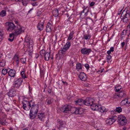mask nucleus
I'll list each match as a JSON object with an SVG mask.
<instances>
[{
	"label": "nucleus",
	"mask_w": 130,
	"mask_h": 130,
	"mask_svg": "<svg viewBox=\"0 0 130 130\" xmlns=\"http://www.w3.org/2000/svg\"><path fill=\"white\" fill-rule=\"evenodd\" d=\"M120 18L125 24L128 22L130 20V11L127 8H126L123 11Z\"/></svg>",
	"instance_id": "nucleus-1"
},
{
	"label": "nucleus",
	"mask_w": 130,
	"mask_h": 130,
	"mask_svg": "<svg viewBox=\"0 0 130 130\" xmlns=\"http://www.w3.org/2000/svg\"><path fill=\"white\" fill-rule=\"evenodd\" d=\"M91 108L93 110H97L103 113L107 111L106 110V109L105 107L102 106L101 105H98V104L93 103L91 105Z\"/></svg>",
	"instance_id": "nucleus-2"
},
{
	"label": "nucleus",
	"mask_w": 130,
	"mask_h": 130,
	"mask_svg": "<svg viewBox=\"0 0 130 130\" xmlns=\"http://www.w3.org/2000/svg\"><path fill=\"white\" fill-rule=\"evenodd\" d=\"M6 28L9 31H11L15 28L16 26L14 24L11 22H7L5 24Z\"/></svg>",
	"instance_id": "nucleus-3"
},
{
	"label": "nucleus",
	"mask_w": 130,
	"mask_h": 130,
	"mask_svg": "<svg viewBox=\"0 0 130 130\" xmlns=\"http://www.w3.org/2000/svg\"><path fill=\"white\" fill-rule=\"evenodd\" d=\"M70 111L71 113L75 114H81L83 112L81 109H79L74 107H70Z\"/></svg>",
	"instance_id": "nucleus-4"
},
{
	"label": "nucleus",
	"mask_w": 130,
	"mask_h": 130,
	"mask_svg": "<svg viewBox=\"0 0 130 130\" xmlns=\"http://www.w3.org/2000/svg\"><path fill=\"white\" fill-rule=\"evenodd\" d=\"M118 122L122 125H124L126 124L127 120L126 118L122 115H121L117 117Z\"/></svg>",
	"instance_id": "nucleus-5"
},
{
	"label": "nucleus",
	"mask_w": 130,
	"mask_h": 130,
	"mask_svg": "<svg viewBox=\"0 0 130 130\" xmlns=\"http://www.w3.org/2000/svg\"><path fill=\"white\" fill-rule=\"evenodd\" d=\"M24 45H26L29 48H31L33 46V41L29 37H26L25 39Z\"/></svg>",
	"instance_id": "nucleus-6"
},
{
	"label": "nucleus",
	"mask_w": 130,
	"mask_h": 130,
	"mask_svg": "<svg viewBox=\"0 0 130 130\" xmlns=\"http://www.w3.org/2000/svg\"><path fill=\"white\" fill-rule=\"evenodd\" d=\"M23 81V79L21 78H19L14 80L13 83V87L19 88L21 85Z\"/></svg>",
	"instance_id": "nucleus-7"
},
{
	"label": "nucleus",
	"mask_w": 130,
	"mask_h": 130,
	"mask_svg": "<svg viewBox=\"0 0 130 130\" xmlns=\"http://www.w3.org/2000/svg\"><path fill=\"white\" fill-rule=\"evenodd\" d=\"M94 101V100L92 98L88 97L84 100V104L85 105L90 106L93 103Z\"/></svg>",
	"instance_id": "nucleus-8"
},
{
	"label": "nucleus",
	"mask_w": 130,
	"mask_h": 130,
	"mask_svg": "<svg viewBox=\"0 0 130 130\" xmlns=\"http://www.w3.org/2000/svg\"><path fill=\"white\" fill-rule=\"evenodd\" d=\"M14 34L15 36H17L20 34L21 33L24 32V30L22 29V28L21 26L16 27L14 29Z\"/></svg>",
	"instance_id": "nucleus-9"
},
{
	"label": "nucleus",
	"mask_w": 130,
	"mask_h": 130,
	"mask_svg": "<svg viewBox=\"0 0 130 130\" xmlns=\"http://www.w3.org/2000/svg\"><path fill=\"white\" fill-rule=\"evenodd\" d=\"M22 106L24 109L27 110L30 109L29 101L26 100H24L22 101Z\"/></svg>",
	"instance_id": "nucleus-10"
},
{
	"label": "nucleus",
	"mask_w": 130,
	"mask_h": 130,
	"mask_svg": "<svg viewBox=\"0 0 130 130\" xmlns=\"http://www.w3.org/2000/svg\"><path fill=\"white\" fill-rule=\"evenodd\" d=\"M44 19H43L38 23L37 26V28L38 30L41 31L43 30L44 27Z\"/></svg>",
	"instance_id": "nucleus-11"
},
{
	"label": "nucleus",
	"mask_w": 130,
	"mask_h": 130,
	"mask_svg": "<svg viewBox=\"0 0 130 130\" xmlns=\"http://www.w3.org/2000/svg\"><path fill=\"white\" fill-rule=\"evenodd\" d=\"M80 51L82 54L88 55L92 51L90 48H85L81 49Z\"/></svg>",
	"instance_id": "nucleus-12"
},
{
	"label": "nucleus",
	"mask_w": 130,
	"mask_h": 130,
	"mask_svg": "<svg viewBox=\"0 0 130 130\" xmlns=\"http://www.w3.org/2000/svg\"><path fill=\"white\" fill-rule=\"evenodd\" d=\"M8 95L10 97H14L16 95V90L14 88L11 89L8 93Z\"/></svg>",
	"instance_id": "nucleus-13"
},
{
	"label": "nucleus",
	"mask_w": 130,
	"mask_h": 130,
	"mask_svg": "<svg viewBox=\"0 0 130 130\" xmlns=\"http://www.w3.org/2000/svg\"><path fill=\"white\" fill-rule=\"evenodd\" d=\"M70 106L64 105L62 106L60 109L61 111L64 113H69L70 112Z\"/></svg>",
	"instance_id": "nucleus-14"
},
{
	"label": "nucleus",
	"mask_w": 130,
	"mask_h": 130,
	"mask_svg": "<svg viewBox=\"0 0 130 130\" xmlns=\"http://www.w3.org/2000/svg\"><path fill=\"white\" fill-rule=\"evenodd\" d=\"M117 119V117L116 116L112 117L111 118L107 119V122L109 125L112 124Z\"/></svg>",
	"instance_id": "nucleus-15"
},
{
	"label": "nucleus",
	"mask_w": 130,
	"mask_h": 130,
	"mask_svg": "<svg viewBox=\"0 0 130 130\" xmlns=\"http://www.w3.org/2000/svg\"><path fill=\"white\" fill-rule=\"evenodd\" d=\"M30 109V111L32 112L33 113H37L39 109V105H35L34 106L31 107Z\"/></svg>",
	"instance_id": "nucleus-16"
},
{
	"label": "nucleus",
	"mask_w": 130,
	"mask_h": 130,
	"mask_svg": "<svg viewBox=\"0 0 130 130\" xmlns=\"http://www.w3.org/2000/svg\"><path fill=\"white\" fill-rule=\"evenodd\" d=\"M53 29L52 25L50 23L48 22L46 26V30L47 32H49L51 31Z\"/></svg>",
	"instance_id": "nucleus-17"
},
{
	"label": "nucleus",
	"mask_w": 130,
	"mask_h": 130,
	"mask_svg": "<svg viewBox=\"0 0 130 130\" xmlns=\"http://www.w3.org/2000/svg\"><path fill=\"white\" fill-rule=\"evenodd\" d=\"M79 77L82 81H85L87 79V76L84 72H81L79 75Z\"/></svg>",
	"instance_id": "nucleus-18"
},
{
	"label": "nucleus",
	"mask_w": 130,
	"mask_h": 130,
	"mask_svg": "<svg viewBox=\"0 0 130 130\" xmlns=\"http://www.w3.org/2000/svg\"><path fill=\"white\" fill-rule=\"evenodd\" d=\"M118 93L119 98H124L126 96V93L124 90H121Z\"/></svg>",
	"instance_id": "nucleus-19"
},
{
	"label": "nucleus",
	"mask_w": 130,
	"mask_h": 130,
	"mask_svg": "<svg viewBox=\"0 0 130 130\" xmlns=\"http://www.w3.org/2000/svg\"><path fill=\"white\" fill-rule=\"evenodd\" d=\"M38 118L41 121H43L44 120L45 116L44 113H39L37 115Z\"/></svg>",
	"instance_id": "nucleus-20"
},
{
	"label": "nucleus",
	"mask_w": 130,
	"mask_h": 130,
	"mask_svg": "<svg viewBox=\"0 0 130 130\" xmlns=\"http://www.w3.org/2000/svg\"><path fill=\"white\" fill-rule=\"evenodd\" d=\"M16 72L15 70L13 69H11L9 71L8 74L9 76L12 77H14L15 76Z\"/></svg>",
	"instance_id": "nucleus-21"
},
{
	"label": "nucleus",
	"mask_w": 130,
	"mask_h": 130,
	"mask_svg": "<svg viewBox=\"0 0 130 130\" xmlns=\"http://www.w3.org/2000/svg\"><path fill=\"white\" fill-rule=\"evenodd\" d=\"M75 104L77 105H80L82 103H84V100L81 99H77L74 101Z\"/></svg>",
	"instance_id": "nucleus-22"
},
{
	"label": "nucleus",
	"mask_w": 130,
	"mask_h": 130,
	"mask_svg": "<svg viewBox=\"0 0 130 130\" xmlns=\"http://www.w3.org/2000/svg\"><path fill=\"white\" fill-rule=\"evenodd\" d=\"M67 51V50L63 47L61 48V50L59 51L60 55L64 56L66 54Z\"/></svg>",
	"instance_id": "nucleus-23"
},
{
	"label": "nucleus",
	"mask_w": 130,
	"mask_h": 130,
	"mask_svg": "<svg viewBox=\"0 0 130 130\" xmlns=\"http://www.w3.org/2000/svg\"><path fill=\"white\" fill-rule=\"evenodd\" d=\"M71 45L70 42L68 41L63 47L67 50L71 46Z\"/></svg>",
	"instance_id": "nucleus-24"
},
{
	"label": "nucleus",
	"mask_w": 130,
	"mask_h": 130,
	"mask_svg": "<svg viewBox=\"0 0 130 130\" xmlns=\"http://www.w3.org/2000/svg\"><path fill=\"white\" fill-rule=\"evenodd\" d=\"M53 15L55 17H57L58 15V11L57 9H55L53 11Z\"/></svg>",
	"instance_id": "nucleus-25"
},
{
	"label": "nucleus",
	"mask_w": 130,
	"mask_h": 130,
	"mask_svg": "<svg viewBox=\"0 0 130 130\" xmlns=\"http://www.w3.org/2000/svg\"><path fill=\"white\" fill-rule=\"evenodd\" d=\"M86 22L87 25L92 24L93 23L92 20L89 17L86 18Z\"/></svg>",
	"instance_id": "nucleus-26"
},
{
	"label": "nucleus",
	"mask_w": 130,
	"mask_h": 130,
	"mask_svg": "<svg viewBox=\"0 0 130 130\" xmlns=\"http://www.w3.org/2000/svg\"><path fill=\"white\" fill-rule=\"evenodd\" d=\"M76 69L78 71L79 70L82 69V66L81 63L79 62H77L76 65Z\"/></svg>",
	"instance_id": "nucleus-27"
},
{
	"label": "nucleus",
	"mask_w": 130,
	"mask_h": 130,
	"mask_svg": "<svg viewBox=\"0 0 130 130\" xmlns=\"http://www.w3.org/2000/svg\"><path fill=\"white\" fill-rule=\"evenodd\" d=\"M50 53L48 52L46 53L45 55L44 56L45 60L46 61H48L50 58Z\"/></svg>",
	"instance_id": "nucleus-28"
},
{
	"label": "nucleus",
	"mask_w": 130,
	"mask_h": 130,
	"mask_svg": "<svg viewBox=\"0 0 130 130\" xmlns=\"http://www.w3.org/2000/svg\"><path fill=\"white\" fill-rule=\"evenodd\" d=\"M122 89V86L120 85H118L116 86L114 90H115L116 92H118L122 90H121Z\"/></svg>",
	"instance_id": "nucleus-29"
},
{
	"label": "nucleus",
	"mask_w": 130,
	"mask_h": 130,
	"mask_svg": "<svg viewBox=\"0 0 130 130\" xmlns=\"http://www.w3.org/2000/svg\"><path fill=\"white\" fill-rule=\"evenodd\" d=\"M74 34L73 31L70 32L69 34V36L67 39V41L70 40L73 38Z\"/></svg>",
	"instance_id": "nucleus-30"
},
{
	"label": "nucleus",
	"mask_w": 130,
	"mask_h": 130,
	"mask_svg": "<svg viewBox=\"0 0 130 130\" xmlns=\"http://www.w3.org/2000/svg\"><path fill=\"white\" fill-rule=\"evenodd\" d=\"M37 114V113H33V112H31L30 111L29 114L30 118L31 119H34L36 117Z\"/></svg>",
	"instance_id": "nucleus-31"
},
{
	"label": "nucleus",
	"mask_w": 130,
	"mask_h": 130,
	"mask_svg": "<svg viewBox=\"0 0 130 130\" xmlns=\"http://www.w3.org/2000/svg\"><path fill=\"white\" fill-rule=\"evenodd\" d=\"M91 38V36L89 35H84L83 38V39L89 40Z\"/></svg>",
	"instance_id": "nucleus-32"
},
{
	"label": "nucleus",
	"mask_w": 130,
	"mask_h": 130,
	"mask_svg": "<svg viewBox=\"0 0 130 130\" xmlns=\"http://www.w3.org/2000/svg\"><path fill=\"white\" fill-rule=\"evenodd\" d=\"M86 10V12L85 14H86L88 13V12L90 10L89 8L87 6L85 8H84L83 10L81 11V15L82 14V13H84V11Z\"/></svg>",
	"instance_id": "nucleus-33"
},
{
	"label": "nucleus",
	"mask_w": 130,
	"mask_h": 130,
	"mask_svg": "<svg viewBox=\"0 0 130 130\" xmlns=\"http://www.w3.org/2000/svg\"><path fill=\"white\" fill-rule=\"evenodd\" d=\"M29 104H30V108L34 106L35 105H37V104H35V102L33 100H32L30 101H29Z\"/></svg>",
	"instance_id": "nucleus-34"
},
{
	"label": "nucleus",
	"mask_w": 130,
	"mask_h": 130,
	"mask_svg": "<svg viewBox=\"0 0 130 130\" xmlns=\"http://www.w3.org/2000/svg\"><path fill=\"white\" fill-rule=\"evenodd\" d=\"M6 11L4 10H2L0 12V15L2 17L6 16Z\"/></svg>",
	"instance_id": "nucleus-35"
},
{
	"label": "nucleus",
	"mask_w": 130,
	"mask_h": 130,
	"mask_svg": "<svg viewBox=\"0 0 130 130\" xmlns=\"http://www.w3.org/2000/svg\"><path fill=\"white\" fill-rule=\"evenodd\" d=\"M6 61L4 59H2L0 62V66L1 67H4L5 65Z\"/></svg>",
	"instance_id": "nucleus-36"
},
{
	"label": "nucleus",
	"mask_w": 130,
	"mask_h": 130,
	"mask_svg": "<svg viewBox=\"0 0 130 130\" xmlns=\"http://www.w3.org/2000/svg\"><path fill=\"white\" fill-rule=\"evenodd\" d=\"M52 100V99H47L45 101V103H46L47 105L51 104L53 102Z\"/></svg>",
	"instance_id": "nucleus-37"
},
{
	"label": "nucleus",
	"mask_w": 130,
	"mask_h": 130,
	"mask_svg": "<svg viewBox=\"0 0 130 130\" xmlns=\"http://www.w3.org/2000/svg\"><path fill=\"white\" fill-rule=\"evenodd\" d=\"M30 0H22V3L23 5L26 6Z\"/></svg>",
	"instance_id": "nucleus-38"
},
{
	"label": "nucleus",
	"mask_w": 130,
	"mask_h": 130,
	"mask_svg": "<svg viewBox=\"0 0 130 130\" xmlns=\"http://www.w3.org/2000/svg\"><path fill=\"white\" fill-rule=\"evenodd\" d=\"M40 54L42 56H43L46 53L44 49L41 50L40 51Z\"/></svg>",
	"instance_id": "nucleus-39"
},
{
	"label": "nucleus",
	"mask_w": 130,
	"mask_h": 130,
	"mask_svg": "<svg viewBox=\"0 0 130 130\" xmlns=\"http://www.w3.org/2000/svg\"><path fill=\"white\" fill-rule=\"evenodd\" d=\"M116 112L120 113L122 111V108L121 107H117L115 109Z\"/></svg>",
	"instance_id": "nucleus-40"
},
{
	"label": "nucleus",
	"mask_w": 130,
	"mask_h": 130,
	"mask_svg": "<svg viewBox=\"0 0 130 130\" xmlns=\"http://www.w3.org/2000/svg\"><path fill=\"white\" fill-rule=\"evenodd\" d=\"M21 74L22 77L24 79H25V78H26V76H25V74L24 73V71H22L21 72Z\"/></svg>",
	"instance_id": "nucleus-41"
},
{
	"label": "nucleus",
	"mask_w": 130,
	"mask_h": 130,
	"mask_svg": "<svg viewBox=\"0 0 130 130\" xmlns=\"http://www.w3.org/2000/svg\"><path fill=\"white\" fill-rule=\"evenodd\" d=\"M13 59L14 60V61H15L17 60H19V58L18 56L16 54H15L14 56Z\"/></svg>",
	"instance_id": "nucleus-42"
},
{
	"label": "nucleus",
	"mask_w": 130,
	"mask_h": 130,
	"mask_svg": "<svg viewBox=\"0 0 130 130\" xmlns=\"http://www.w3.org/2000/svg\"><path fill=\"white\" fill-rule=\"evenodd\" d=\"M7 72V71L6 69H3L2 71V73L4 75H5Z\"/></svg>",
	"instance_id": "nucleus-43"
},
{
	"label": "nucleus",
	"mask_w": 130,
	"mask_h": 130,
	"mask_svg": "<svg viewBox=\"0 0 130 130\" xmlns=\"http://www.w3.org/2000/svg\"><path fill=\"white\" fill-rule=\"evenodd\" d=\"M127 30H124L123 31L122 33V35L121 36H123L122 37H122L124 36L126 34L127 32Z\"/></svg>",
	"instance_id": "nucleus-44"
},
{
	"label": "nucleus",
	"mask_w": 130,
	"mask_h": 130,
	"mask_svg": "<svg viewBox=\"0 0 130 130\" xmlns=\"http://www.w3.org/2000/svg\"><path fill=\"white\" fill-rule=\"evenodd\" d=\"M14 22L16 24H17L19 26L18 27H20V26H20V23L18 20L17 19H15L14 20Z\"/></svg>",
	"instance_id": "nucleus-45"
},
{
	"label": "nucleus",
	"mask_w": 130,
	"mask_h": 130,
	"mask_svg": "<svg viewBox=\"0 0 130 130\" xmlns=\"http://www.w3.org/2000/svg\"><path fill=\"white\" fill-rule=\"evenodd\" d=\"M21 62L23 64H25L26 63V58H22L21 59Z\"/></svg>",
	"instance_id": "nucleus-46"
},
{
	"label": "nucleus",
	"mask_w": 130,
	"mask_h": 130,
	"mask_svg": "<svg viewBox=\"0 0 130 130\" xmlns=\"http://www.w3.org/2000/svg\"><path fill=\"white\" fill-rule=\"evenodd\" d=\"M128 99H127L126 98L125 100H123L121 101V103H123V102H125V103H126V104H130V102L128 101Z\"/></svg>",
	"instance_id": "nucleus-47"
},
{
	"label": "nucleus",
	"mask_w": 130,
	"mask_h": 130,
	"mask_svg": "<svg viewBox=\"0 0 130 130\" xmlns=\"http://www.w3.org/2000/svg\"><path fill=\"white\" fill-rule=\"evenodd\" d=\"M112 97H113L114 99H117L118 98H119V96H118V93L117 94L116 93L113 94L112 95Z\"/></svg>",
	"instance_id": "nucleus-48"
},
{
	"label": "nucleus",
	"mask_w": 130,
	"mask_h": 130,
	"mask_svg": "<svg viewBox=\"0 0 130 130\" xmlns=\"http://www.w3.org/2000/svg\"><path fill=\"white\" fill-rule=\"evenodd\" d=\"M123 130H130V126H124L123 128Z\"/></svg>",
	"instance_id": "nucleus-49"
},
{
	"label": "nucleus",
	"mask_w": 130,
	"mask_h": 130,
	"mask_svg": "<svg viewBox=\"0 0 130 130\" xmlns=\"http://www.w3.org/2000/svg\"><path fill=\"white\" fill-rule=\"evenodd\" d=\"M58 123L59 124L60 127L62 126L63 124V121H62L60 120L58 122Z\"/></svg>",
	"instance_id": "nucleus-50"
},
{
	"label": "nucleus",
	"mask_w": 130,
	"mask_h": 130,
	"mask_svg": "<svg viewBox=\"0 0 130 130\" xmlns=\"http://www.w3.org/2000/svg\"><path fill=\"white\" fill-rule=\"evenodd\" d=\"M123 8L122 7L118 9V11L117 14L119 15L121 14V12Z\"/></svg>",
	"instance_id": "nucleus-51"
},
{
	"label": "nucleus",
	"mask_w": 130,
	"mask_h": 130,
	"mask_svg": "<svg viewBox=\"0 0 130 130\" xmlns=\"http://www.w3.org/2000/svg\"><path fill=\"white\" fill-rule=\"evenodd\" d=\"M111 56L110 54L108 55L107 56V60H109L111 58Z\"/></svg>",
	"instance_id": "nucleus-52"
},
{
	"label": "nucleus",
	"mask_w": 130,
	"mask_h": 130,
	"mask_svg": "<svg viewBox=\"0 0 130 130\" xmlns=\"http://www.w3.org/2000/svg\"><path fill=\"white\" fill-rule=\"evenodd\" d=\"M85 66L87 70H89V67L88 64L87 63L85 64Z\"/></svg>",
	"instance_id": "nucleus-53"
},
{
	"label": "nucleus",
	"mask_w": 130,
	"mask_h": 130,
	"mask_svg": "<svg viewBox=\"0 0 130 130\" xmlns=\"http://www.w3.org/2000/svg\"><path fill=\"white\" fill-rule=\"evenodd\" d=\"M41 13V12L40 10H38L37 12V16H39L40 15Z\"/></svg>",
	"instance_id": "nucleus-54"
},
{
	"label": "nucleus",
	"mask_w": 130,
	"mask_h": 130,
	"mask_svg": "<svg viewBox=\"0 0 130 130\" xmlns=\"http://www.w3.org/2000/svg\"><path fill=\"white\" fill-rule=\"evenodd\" d=\"M7 123V122L6 121V120H5V122H4L3 121H2L1 123V124L3 125H6V124Z\"/></svg>",
	"instance_id": "nucleus-55"
},
{
	"label": "nucleus",
	"mask_w": 130,
	"mask_h": 130,
	"mask_svg": "<svg viewBox=\"0 0 130 130\" xmlns=\"http://www.w3.org/2000/svg\"><path fill=\"white\" fill-rule=\"evenodd\" d=\"M125 44V43L124 42H123L121 43V46L122 48H123Z\"/></svg>",
	"instance_id": "nucleus-56"
},
{
	"label": "nucleus",
	"mask_w": 130,
	"mask_h": 130,
	"mask_svg": "<svg viewBox=\"0 0 130 130\" xmlns=\"http://www.w3.org/2000/svg\"><path fill=\"white\" fill-rule=\"evenodd\" d=\"M114 48L113 47H111L110 48L109 50L111 52H113L114 51Z\"/></svg>",
	"instance_id": "nucleus-57"
},
{
	"label": "nucleus",
	"mask_w": 130,
	"mask_h": 130,
	"mask_svg": "<svg viewBox=\"0 0 130 130\" xmlns=\"http://www.w3.org/2000/svg\"><path fill=\"white\" fill-rule=\"evenodd\" d=\"M94 2H91V3H90V6H93V5H94Z\"/></svg>",
	"instance_id": "nucleus-58"
},
{
	"label": "nucleus",
	"mask_w": 130,
	"mask_h": 130,
	"mask_svg": "<svg viewBox=\"0 0 130 130\" xmlns=\"http://www.w3.org/2000/svg\"><path fill=\"white\" fill-rule=\"evenodd\" d=\"M107 29V28L105 26H104L103 28V29H102V30H104L103 31V32L104 31L105 32L106 31Z\"/></svg>",
	"instance_id": "nucleus-59"
},
{
	"label": "nucleus",
	"mask_w": 130,
	"mask_h": 130,
	"mask_svg": "<svg viewBox=\"0 0 130 130\" xmlns=\"http://www.w3.org/2000/svg\"><path fill=\"white\" fill-rule=\"evenodd\" d=\"M62 82L63 83V84L64 85H67L68 84L67 83V82L66 81H62Z\"/></svg>",
	"instance_id": "nucleus-60"
},
{
	"label": "nucleus",
	"mask_w": 130,
	"mask_h": 130,
	"mask_svg": "<svg viewBox=\"0 0 130 130\" xmlns=\"http://www.w3.org/2000/svg\"><path fill=\"white\" fill-rule=\"evenodd\" d=\"M116 112L115 109L113 110H112L111 111V114H114Z\"/></svg>",
	"instance_id": "nucleus-61"
},
{
	"label": "nucleus",
	"mask_w": 130,
	"mask_h": 130,
	"mask_svg": "<svg viewBox=\"0 0 130 130\" xmlns=\"http://www.w3.org/2000/svg\"><path fill=\"white\" fill-rule=\"evenodd\" d=\"M13 36H15V35H14V32L10 34L9 35V37L10 38H11Z\"/></svg>",
	"instance_id": "nucleus-62"
},
{
	"label": "nucleus",
	"mask_w": 130,
	"mask_h": 130,
	"mask_svg": "<svg viewBox=\"0 0 130 130\" xmlns=\"http://www.w3.org/2000/svg\"><path fill=\"white\" fill-rule=\"evenodd\" d=\"M14 37H13L12 38V39H11L10 38H8V40L9 41H10V42H12L13 41V40H14Z\"/></svg>",
	"instance_id": "nucleus-63"
},
{
	"label": "nucleus",
	"mask_w": 130,
	"mask_h": 130,
	"mask_svg": "<svg viewBox=\"0 0 130 130\" xmlns=\"http://www.w3.org/2000/svg\"><path fill=\"white\" fill-rule=\"evenodd\" d=\"M84 85L85 86L87 87H89L90 86V85L88 84H84Z\"/></svg>",
	"instance_id": "nucleus-64"
}]
</instances>
